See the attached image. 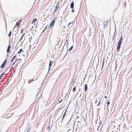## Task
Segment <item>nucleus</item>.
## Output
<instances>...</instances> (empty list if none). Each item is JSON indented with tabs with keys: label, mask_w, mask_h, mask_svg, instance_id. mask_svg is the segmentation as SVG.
<instances>
[{
	"label": "nucleus",
	"mask_w": 132,
	"mask_h": 132,
	"mask_svg": "<svg viewBox=\"0 0 132 132\" xmlns=\"http://www.w3.org/2000/svg\"><path fill=\"white\" fill-rule=\"evenodd\" d=\"M13 114L14 113L10 109H9L5 112L2 117L4 118L7 119L11 117Z\"/></svg>",
	"instance_id": "nucleus-1"
},
{
	"label": "nucleus",
	"mask_w": 132,
	"mask_h": 132,
	"mask_svg": "<svg viewBox=\"0 0 132 132\" xmlns=\"http://www.w3.org/2000/svg\"><path fill=\"white\" fill-rule=\"evenodd\" d=\"M122 42H121V41H119L118 43V45L117 46V51H119L121 45V43H122Z\"/></svg>",
	"instance_id": "nucleus-2"
},
{
	"label": "nucleus",
	"mask_w": 132,
	"mask_h": 132,
	"mask_svg": "<svg viewBox=\"0 0 132 132\" xmlns=\"http://www.w3.org/2000/svg\"><path fill=\"white\" fill-rule=\"evenodd\" d=\"M7 61L6 60H5L4 62H3V64H2L1 66V67L2 68H4V66L6 64V62Z\"/></svg>",
	"instance_id": "nucleus-3"
},
{
	"label": "nucleus",
	"mask_w": 132,
	"mask_h": 132,
	"mask_svg": "<svg viewBox=\"0 0 132 132\" xmlns=\"http://www.w3.org/2000/svg\"><path fill=\"white\" fill-rule=\"evenodd\" d=\"M55 23V20L54 19L51 22V23H50L49 26L50 28L52 27L53 25Z\"/></svg>",
	"instance_id": "nucleus-4"
},
{
	"label": "nucleus",
	"mask_w": 132,
	"mask_h": 132,
	"mask_svg": "<svg viewBox=\"0 0 132 132\" xmlns=\"http://www.w3.org/2000/svg\"><path fill=\"white\" fill-rule=\"evenodd\" d=\"M11 46L10 45H9L8 47L7 50V53H9V52L10 50V49Z\"/></svg>",
	"instance_id": "nucleus-5"
},
{
	"label": "nucleus",
	"mask_w": 132,
	"mask_h": 132,
	"mask_svg": "<svg viewBox=\"0 0 132 132\" xmlns=\"http://www.w3.org/2000/svg\"><path fill=\"white\" fill-rule=\"evenodd\" d=\"M70 7L71 9H73L74 7V2H72L70 4Z\"/></svg>",
	"instance_id": "nucleus-6"
},
{
	"label": "nucleus",
	"mask_w": 132,
	"mask_h": 132,
	"mask_svg": "<svg viewBox=\"0 0 132 132\" xmlns=\"http://www.w3.org/2000/svg\"><path fill=\"white\" fill-rule=\"evenodd\" d=\"M87 84H86L85 85V92L87 90Z\"/></svg>",
	"instance_id": "nucleus-7"
},
{
	"label": "nucleus",
	"mask_w": 132,
	"mask_h": 132,
	"mask_svg": "<svg viewBox=\"0 0 132 132\" xmlns=\"http://www.w3.org/2000/svg\"><path fill=\"white\" fill-rule=\"evenodd\" d=\"M52 63H51V61H50V63H49V69H50V68L51 66V65H52Z\"/></svg>",
	"instance_id": "nucleus-8"
},
{
	"label": "nucleus",
	"mask_w": 132,
	"mask_h": 132,
	"mask_svg": "<svg viewBox=\"0 0 132 132\" xmlns=\"http://www.w3.org/2000/svg\"><path fill=\"white\" fill-rule=\"evenodd\" d=\"M37 21V19L36 18H35L32 21V23H34V25L35 24V23H34V22H36Z\"/></svg>",
	"instance_id": "nucleus-9"
},
{
	"label": "nucleus",
	"mask_w": 132,
	"mask_h": 132,
	"mask_svg": "<svg viewBox=\"0 0 132 132\" xmlns=\"http://www.w3.org/2000/svg\"><path fill=\"white\" fill-rule=\"evenodd\" d=\"M22 51V48H21L20 49L19 51L18 52V54H20L21 52Z\"/></svg>",
	"instance_id": "nucleus-10"
},
{
	"label": "nucleus",
	"mask_w": 132,
	"mask_h": 132,
	"mask_svg": "<svg viewBox=\"0 0 132 132\" xmlns=\"http://www.w3.org/2000/svg\"><path fill=\"white\" fill-rule=\"evenodd\" d=\"M67 111V110H66L65 112V113H64V114H63V118H62V119H63V118L65 116V113H66V112Z\"/></svg>",
	"instance_id": "nucleus-11"
},
{
	"label": "nucleus",
	"mask_w": 132,
	"mask_h": 132,
	"mask_svg": "<svg viewBox=\"0 0 132 132\" xmlns=\"http://www.w3.org/2000/svg\"><path fill=\"white\" fill-rule=\"evenodd\" d=\"M16 25L17 26V27H18L19 25L20 24V22H16Z\"/></svg>",
	"instance_id": "nucleus-12"
},
{
	"label": "nucleus",
	"mask_w": 132,
	"mask_h": 132,
	"mask_svg": "<svg viewBox=\"0 0 132 132\" xmlns=\"http://www.w3.org/2000/svg\"><path fill=\"white\" fill-rule=\"evenodd\" d=\"M11 31H10V32H9V34H8V37H10V36H11Z\"/></svg>",
	"instance_id": "nucleus-13"
},
{
	"label": "nucleus",
	"mask_w": 132,
	"mask_h": 132,
	"mask_svg": "<svg viewBox=\"0 0 132 132\" xmlns=\"http://www.w3.org/2000/svg\"><path fill=\"white\" fill-rule=\"evenodd\" d=\"M24 35V34H23V35H22V36H21V38L20 39V40H19V41H21V40H22V39L23 36Z\"/></svg>",
	"instance_id": "nucleus-14"
},
{
	"label": "nucleus",
	"mask_w": 132,
	"mask_h": 132,
	"mask_svg": "<svg viewBox=\"0 0 132 132\" xmlns=\"http://www.w3.org/2000/svg\"><path fill=\"white\" fill-rule=\"evenodd\" d=\"M72 48H73V46H72L69 48V51H71L72 49Z\"/></svg>",
	"instance_id": "nucleus-15"
},
{
	"label": "nucleus",
	"mask_w": 132,
	"mask_h": 132,
	"mask_svg": "<svg viewBox=\"0 0 132 132\" xmlns=\"http://www.w3.org/2000/svg\"><path fill=\"white\" fill-rule=\"evenodd\" d=\"M76 87H75L73 88V92H75L76 90Z\"/></svg>",
	"instance_id": "nucleus-16"
},
{
	"label": "nucleus",
	"mask_w": 132,
	"mask_h": 132,
	"mask_svg": "<svg viewBox=\"0 0 132 132\" xmlns=\"http://www.w3.org/2000/svg\"><path fill=\"white\" fill-rule=\"evenodd\" d=\"M122 36H121L120 39L119 40V41H121V42H122Z\"/></svg>",
	"instance_id": "nucleus-17"
},
{
	"label": "nucleus",
	"mask_w": 132,
	"mask_h": 132,
	"mask_svg": "<svg viewBox=\"0 0 132 132\" xmlns=\"http://www.w3.org/2000/svg\"><path fill=\"white\" fill-rule=\"evenodd\" d=\"M115 34H114L113 36V38H112V40H113L114 39H115Z\"/></svg>",
	"instance_id": "nucleus-18"
},
{
	"label": "nucleus",
	"mask_w": 132,
	"mask_h": 132,
	"mask_svg": "<svg viewBox=\"0 0 132 132\" xmlns=\"http://www.w3.org/2000/svg\"><path fill=\"white\" fill-rule=\"evenodd\" d=\"M74 78L73 79H72V81H71V83H72L74 81Z\"/></svg>",
	"instance_id": "nucleus-19"
},
{
	"label": "nucleus",
	"mask_w": 132,
	"mask_h": 132,
	"mask_svg": "<svg viewBox=\"0 0 132 132\" xmlns=\"http://www.w3.org/2000/svg\"><path fill=\"white\" fill-rule=\"evenodd\" d=\"M110 103V102L109 101L107 103V106H108Z\"/></svg>",
	"instance_id": "nucleus-20"
},
{
	"label": "nucleus",
	"mask_w": 132,
	"mask_h": 132,
	"mask_svg": "<svg viewBox=\"0 0 132 132\" xmlns=\"http://www.w3.org/2000/svg\"><path fill=\"white\" fill-rule=\"evenodd\" d=\"M23 29H22L21 30V33H22L23 32Z\"/></svg>",
	"instance_id": "nucleus-21"
},
{
	"label": "nucleus",
	"mask_w": 132,
	"mask_h": 132,
	"mask_svg": "<svg viewBox=\"0 0 132 132\" xmlns=\"http://www.w3.org/2000/svg\"><path fill=\"white\" fill-rule=\"evenodd\" d=\"M100 100L98 102V104L97 105V106L98 105L100 104Z\"/></svg>",
	"instance_id": "nucleus-22"
},
{
	"label": "nucleus",
	"mask_w": 132,
	"mask_h": 132,
	"mask_svg": "<svg viewBox=\"0 0 132 132\" xmlns=\"http://www.w3.org/2000/svg\"><path fill=\"white\" fill-rule=\"evenodd\" d=\"M16 57V56L15 55L12 58L13 59H14Z\"/></svg>",
	"instance_id": "nucleus-23"
},
{
	"label": "nucleus",
	"mask_w": 132,
	"mask_h": 132,
	"mask_svg": "<svg viewBox=\"0 0 132 132\" xmlns=\"http://www.w3.org/2000/svg\"><path fill=\"white\" fill-rule=\"evenodd\" d=\"M62 99H61V100H60L59 102V103H61L62 101Z\"/></svg>",
	"instance_id": "nucleus-24"
},
{
	"label": "nucleus",
	"mask_w": 132,
	"mask_h": 132,
	"mask_svg": "<svg viewBox=\"0 0 132 132\" xmlns=\"http://www.w3.org/2000/svg\"><path fill=\"white\" fill-rule=\"evenodd\" d=\"M14 59H13V58H12L11 60V62H12L13 61Z\"/></svg>",
	"instance_id": "nucleus-25"
},
{
	"label": "nucleus",
	"mask_w": 132,
	"mask_h": 132,
	"mask_svg": "<svg viewBox=\"0 0 132 132\" xmlns=\"http://www.w3.org/2000/svg\"><path fill=\"white\" fill-rule=\"evenodd\" d=\"M74 9H72V11H71V12H74Z\"/></svg>",
	"instance_id": "nucleus-26"
},
{
	"label": "nucleus",
	"mask_w": 132,
	"mask_h": 132,
	"mask_svg": "<svg viewBox=\"0 0 132 132\" xmlns=\"http://www.w3.org/2000/svg\"><path fill=\"white\" fill-rule=\"evenodd\" d=\"M47 28V26H46L45 28L44 29V30L43 31V32H44L45 30Z\"/></svg>",
	"instance_id": "nucleus-27"
},
{
	"label": "nucleus",
	"mask_w": 132,
	"mask_h": 132,
	"mask_svg": "<svg viewBox=\"0 0 132 132\" xmlns=\"http://www.w3.org/2000/svg\"><path fill=\"white\" fill-rule=\"evenodd\" d=\"M57 8H58V7H57V6H56V9H55V11H56V10H57Z\"/></svg>",
	"instance_id": "nucleus-28"
},
{
	"label": "nucleus",
	"mask_w": 132,
	"mask_h": 132,
	"mask_svg": "<svg viewBox=\"0 0 132 132\" xmlns=\"http://www.w3.org/2000/svg\"><path fill=\"white\" fill-rule=\"evenodd\" d=\"M22 21L21 20H20L19 21V22H20H20H21Z\"/></svg>",
	"instance_id": "nucleus-29"
},
{
	"label": "nucleus",
	"mask_w": 132,
	"mask_h": 132,
	"mask_svg": "<svg viewBox=\"0 0 132 132\" xmlns=\"http://www.w3.org/2000/svg\"><path fill=\"white\" fill-rule=\"evenodd\" d=\"M15 62H13V63L12 64V65H13L15 63Z\"/></svg>",
	"instance_id": "nucleus-30"
},
{
	"label": "nucleus",
	"mask_w": 132,
	"mask_h": 132,
	"mask_svg": "<svg viewBox=\"0 0 132 132\" xmlns=\"http://www.w3.org/2000/svg\"><path fill=\"white\" fill-rule=\"evenodd\" d=\"M103 63L102 67V68L103 67Z\"/></svg>",
	"instance_id": "nucleus-31"
},
{
	"label": "nucleus",
	"mask_w": 132,
	"mask_h": 132,
	"mask_svg": "<svg viewBox=\"0 0 132 132\" xmlns=\"http://www.w3.org/2000/svg\"><path fill=\"white\" fill-rule=\"evenodd\" d=\"M104 97H105V98H107V96H105Z\"/></svg>",
	"instance_id": "nucleus-32"
},
{
	"label": "nucleus",
	"mask_w": 132,
	"mask_h": 132,
	"mask_svg": "<svg viewBox=\"0 0 132 132\" xmlns=\"http://www.w3.org/2000/svg\"><path fill=\"white\" fill-rule=\"evenodd\" d=\"M97 100H96V101L95 102V103H96L97 102Z\"/></svg>",
	"instance_id": "nucleus-33"
},
{
	"label": "nucleus",
	"mask_w": 132,
	"mask_h": 132,
	"mask_svg": "<svg viewBox=\"0 0 132 132\" xmlns=\"http://www.w3.org/2000/svg\"><path fill=\"white\" fill-rule=\"evenodd\" d=\"M15 70H14V72H15Z\"/></svg>",
	"instance_id": "nucleus-34"
},
{
	"label": "nucleus",
	"mask_w": 132,
	"mask_h": 132,
	"mask_svg": "<svg viewBox=\"0 0 132 132\" xmlns=\"http://www.w3.org/2000/svg\"><path fill=\"white\" fill-rule=\"evenodd\" d=\"M84 132H86V131H84Z\"/></svg>",
	"instance_id": "nucleus-35"
}]
</instances>
